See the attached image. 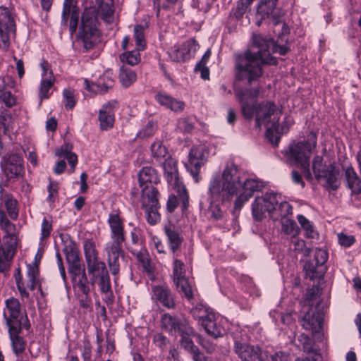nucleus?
<instances>
[{
	"mask_svg": "<svg viewBox=\"0 0 361 361\" xmlns=\"http://www.w3.org/2000/svg\"><path fill=\"white\" fill-rule=\"evenodd\" d=\"M164 233L167 237L169 247L172 251L173 256H177V251L180 248L183 241V237L174 226H165Z\"/></svg>",
	"mask_w": 361,
	"mask_h": 361,
	"instance_id": "nucleus-31",
	"label": "nucleus"
},
{
	"mask_svg": "<svg viewBox=\"0 0 361 361\" xmlns=\"http://www.w3.org/2000/svg\"><path fill=\"white\" fill-rule=\"evenodd\" d=\"M108 222L111 230V240L106 243L105 252L110 271L113 275H116L120 270L119 258L124 256L122 248V244L126 239L124 226L118 214H110Z\"/></svg>",
	"mask_w": 361,
	"mask_h": 361,
	"instance_id": "nucleus-4",
	"label": "nucleus"
},
{
	"mask_svg": "<svg viewBox=\"0 0 361 361\" xmlns=\"http://www.w3.org/2000/svg\"><path fill=\"white\" fill-rule=\"evenodd\" d=\"M38 254L35 257V261L27 266V286L31 290L35 289V288L38 286V276H39V267L38 262L37 261Z\"/></svg>",
	"mask_w": 361,
	"mask_h": 361,
	"instance_id": "nucleus-37",
	"label": "nucleus"
},
{
	"mask_svg": "<svg viewBox=\"0 0 361 361\" xmlns=\"http://www.w3.org/2000/svg\"><path fill=\"white\" fill-rule=\"evenodd\" d=\"M234 351L242 361H270L267 358V350L259 345L235 341Z\"/></svg>",
	"mask_w": 361,
	"mask_h": 361,
	"instance_id": "nucleus-14",
	"label": "nucleus"
},
{
	"mask_svg": "<svg viewBox=\"0 0 361 361\" xmlns=\"http://www.w3.org/2000/svg\"><path fill=\"white\" fill-rule=\"evenodd\" d=\"M55 82L54 77L53 76L52 71H49V76L46 78H42L39 88V97L40 99V102L44 99H47L50 96L49 90L54 85Z\"/></svg>",
	"mask_w": 361,
	"mask_h": 361,
	"instance_id": "nucleus-41",
	"label": "nucleus"
},
{
	"mask_svg": "<svg viewBox=\"0 0 361 361\" xmlns=\"http://www.w3.org/2000/svg\"><path fill=\"white\" fill-rule=\"evenodd\" d=\"M252 4V0H239L236 6L232 9L231 16L236 20L241 19Z\"/></svg>",
	"mask_w": 361,
	"mask_h": 361,
	"instance_id": "nucleus-45",
	"label": "nucleus"
},
{
	"mask_svg": "<svg viewBox=\"0 0 361 361\" xmlns=\"http://www.w3.org/2000/svg\"><path fill=\"white\" fill-rule=\"evenodd\" d=\"M132 253L136 257L137 260L141 264L143 270L149 274L154 271L153 266L151 264L150 258L147 251L145 249H141L140 251H132Z\"/></svg>",
	"mask_w": 361,
	"mask_h": 361,
	"instance_id": "nucleus-40",
	"label": "nucleus"
},
{
	"mask_svg": "<svg viewBox=\"0 0 361 361\" xmlns=\"http://www.w3.org/2000/svg\"><path fill=\"white\" fill-rule=\"evenodd\" d=\"M85 88L88 91L93 92L94 94H100L106 93L111 87V85L108 83H104L102 85L100 83H90L87 80H85Z\"/></svg>",
	"mask_w": 361,
	"mask_h": 361,
	"instance_id": "nucleus-48",
	"label": "nucleus"
},
{
	"mask_svg": "<svg viewBox=\"0 0 361 361\" xmlns=\"http://www.w3.org/2000/svg\"><path fill=\"white\" fill-rule=\"evenodd\" d=\"M6 80L8 78H0V103L11 107L16 104V99L10 91L7 90Z\"/></svg>",
	"mask_w": 361,
	"mask_h": 361,
	"instance_id": "nucleus-38",
	"label": "nucleus"
},
{
	"mask_svg": "<svg viewBox=\"0 0 361 361\" xmlns=\"http://www.w3.org/2000/svg\"><path fill=\"white\" fill-rule=\"evenodd\" d=\"M200 324L207 334L215 339L224 336V330L220 324L216 323L214 312L209 314L207 319H203Z\"/></svg>",
	"mask_w": 361,
	"mask_h": 361,
	"instance_id": "nucleus-28",
	"label": "nucleus"
},
{
	"mask_svg": "<svg viewBox=\"0 0 361 361\" xmlns=\"http://www.w3.org/2000/svg\"><path fill=\"white\" fill-rule=\"evenodd\" d=\"M301 325L305 330L312 332L319 331L323 325V314L319 311L307 312L300 320Z\"/></svg>",
	"mask_w": 361,
	"mask_h": 361,
	"instance_id": "nucleus-24",
	"label": "nucleus"
},
{
	"mask_svg": "<svg viewBox=\"0 0 361 361\" xmlns=\"http://www.w3.org/2000/svg\"><path fill=\"white\" fill-rule=\"evenodd\" d=\"M272 42L264 38L261 35L255 34L252 36V49H257V51L250 50L256 56L261 59L262 61L268 64L276 65L277 60L271 56L269 51Z\"/></svg>",
	"mask_w": 361,
	"mask_h": 361,
	"instance_id": "nucleus-18",
	"label": "nucleus"
},
{
	"mask_svg": "<svg viewBox=\"0 0 361 361\" xmlns=\"http://www.w3.org/2000/svg\"><path fill=\"white\" fill-rule=\"evenodd\" d=\"M144 30L145 27L142 25H136L134 27V37L138 50H143L145 47Z\"/></svg>",
	"mask_w": 361,
	"mask_h": 361,
	"instance_id": "nucleus-50",
	"label": "nucleus"
},
{
	"mask_svg": "<svg viewBox=\"0 0 361 361\" xmlns=\"http://www.w3.org/2000/svg\"><path fill=\"white\" fill-rule=\"evenodd\" d=\"M155 99L162 106L176 113L183 111L185 106L184 102L174 98L164 92H158L155 95Z\"/></svg>",
	"mask_w": 361,
	"mask_h": 361,
	"instance_id": "nucleus-23",
	"label": "nucleus"
},
{
	"mask_svg": "<svg viewBox=\"0 0 361 361\" xmlns=\"http://www.w3.org/2000/svg\"><path fill=\"white\" fill-rule=\"evenodd\" d=\"M235 94L241 106L243 116L252 119L255 115L256 126L260 128L274 126L279 121L281 110L272 102L256 104L255 99L259 95V87L235 90Z\"/></svg>",
	"mask_w": 361,
	"mask_h": 361,
	"instance_id": "nucleus-2",
	"label": "nucleus"
},
{
	"mask_svg": "<svg viewBox=\"0 0 361 361\" xmlns=\"http://www.w3.org/2000/svg\"><path fill=\"white\" fill-rule=\"evenodd\" d=\"M199 343L201 346L207 351V353L212 354L215 352L216 348V345L212 342L210 340L207 338H202L199 336Z\"/></svg>",
	"mask_w": 361,
	"mask_h": 361,
	"instance_id": "nucleus-63",
	"label": "nucleus"
},
{
	"mask_svg": "<svg viewBox=\"0 0 361 361\" xmlns=\"http://www.w3.org/2000/svg\"><path fill=\"white\" fill-rule=\"evenodd\" d=\"M140 186L154 185L160 181L157 171L152 166L143 167L138 173Z\"/></svg>",
	"mask_w": 361,
	"mask_h": 361,
	"instance_id": "nucleus-29",
	"label": "nucleus"
},
{
	"mask_svg": "<svg viewBox=\"0 0 361 361\" xmlns=\"http://www.w3.org/2000/svg\"><path fill=\"white\" fill-rule=\"evenodd\" d=\"M15 23L10 11L5 6H0V48L7 49L9 47V35L14 31Z\"/></svg>",
	"mask_w": 361,
	"mask_h": 361,
	"instance_id": "nucleus-17",
	"label": "nucleus"
},
{
	"mask_svg": "<svg viewBox=\"0 0 361 361\" xmlns=\"http://www.w3.org/2000/svg\"><path fill=\"white\" fill-rule=\"evenodd\" d=\"M292 124L293 119L290 117H286L281 125L279 124V122L274 124V129L277 134L286 133Z\"/></svg>",
	"mask_w": 361,
	"mask_h": 361,
	"instance_id": "nucleus-61",
	"label": "nucleus"
},
{
	"mask_svg": "<svg viewBox=\"0 0 361 361\" xmlns=\"http://www.w3.org/2000/svg\"><path fill=\"white\" fill-rule=\"evenodd\" d=\"M346 185L353 193L361 192V179L352 166L348 167L345 171Z\"/></svg>",
	"mask_w": 361,
	"mask_h": 361,
	"instance_id": "nucleus-32",
	"label": "nucleus"
},
{
	"mask_svg": "<svg viewBox=\"0 0 361 361\" xmlns=\"http://www.w3.org/2000/svg\"><path fill=\"white\" fill-rule=\"evenodd\" d=\"M138 48L130 51H126L121 54L119 56L123 65L135 66L140 61V54Z\"/></svg>",
	"mask_w": 361,
	"mask_h": 361,
	"instance_id": "nucleus-42",
	"label": "nucleus"
},
{
	"mask_svg": "<svg viewBox=\"0 0 361 361\" xmlns=\"http://www.w3.org/2000/svg\"><path fill=\"white\" fill-rule=\"evenodd\" d=\"M267 64L256 56L255 54L247 50L243 54L236 56L235 60V77L238 80H245L252 84L263 75L262 65Z\"/></svg>",
	"mask_w": 361,
	"mask_h": 361,
	"instance_id": "nucleus-6",
	"label": "nucleus"
},
{
	"mask_svg": "<svg viewBox=\"0 0 361 361\" xmlns=\"http://www.w3.org/2000/svg\"><path fill=\"white\" fill-rule=\"evenodd\" d=\"M23 325H18L16 323L12 326L8 327V334L11 341L13 350L16 355L22 353L25 348V342L20 336Z\"/></svg>",
	"mask_w": 361,
	"mask_h": 361,
	"instance_id": "nucleus-26",
	"label": "nucleus"
},
{
	"mask_svg": "<svg viewBox=\"0 0 361 361\" xmlns=\"http://www.w3.org/2000/svg\"><path fill=\"white\" fill-rule=\"evenodd\" d=\"M91 281L92 283H97L99 285L101 293L105 295V300L110 303L113 302L114 297L108 271H104V273L97 276L96 281Z\"/></svg>",
	"mask_w": 361,
	"mask_h": 361,
	"instance_id": "nucleus-30",
	"label": "nucleus"
},
{
	"mask_svg": "<svg viewBox=\"0 0 361 361\" xmlns=\"http://www.w3.org/2000/svg\"><path fill=\"white\" fill-rule=\"evenodd\" d=\"M82 23L80 27L79 37L82 41V46L85 50L91 49L99 41V33L98 30L93 27L90 23V19L87 14L82 16Z\"/></svg>",
	"mask_w": 361,
	"mask_h": 361,
	"instance_id": "nucleus-16",
	"label": "nucleus"
},
{
	"mask_svg": "<svg viewBox=\"0 0 361 361\" xmlns=\"http://www.w3.org/2000/svg\"><path fill=\"white\" fill-rule=\"evenodd\" d=\"M0 166L6 180L8 182L17 181L25 173L23 156L17 152L5 154L1 160Z\"/></svg>",
	"mask_w": 361,
	"mask_h": 361,
	"instance_id": "nucleus-10",
	"label": "nucleus"
},
{
	"mask_svg": "<svg viewBox=\"0 0 361 361\" xmlns=\"http://www.w3.org/2000/svg\"><path fill=\"white\" fill-rule=\"evenodd\" d=\"M161 327L171 334L191 333V326L187 320L169 313H165L161 316Z\"/></svg>",
	"mask_w": 361,
	"mask_h": 361,
	"instance_id": "nucleus-19",
	"label": "nucleus"
},
{
	"mask_svg": "<svg viewBox=\"0 0 361 361\" xmlns=\"http://www.w3.org/2000/svg\"><path fill=\"white\" fill-rule=\"evenodd\" d=\"M72 279L74 283V287L87 296L90 292V287L85 271L75 276V278H72Z\"/></svg>",
	"mask_w": 361,
	"mask_h": 361,
	"instance_id": "nucleus-43",
	"label": "nucleus"
},
{
	"mask_svg": "<svg viewBox=\"0 0 361 361\" xmlns=\"http://www.w3.org/2000/svg\"><path fill=\"white\" fill-rule=\"evenodd\" d=\"M63 252L68 264L82 260L80 257L79 250L74 244L66 245L63 249Z\"/></svg>",
	"mask_w": 361,
	"mask_h": 361,
	"instance_id": "nucleus-47",
	"label": "nucleus"
},
{
	"mask_svg": "<svg viewBox=\"0 0 361 361\" xmlns=\"http://www.w3.org/2000/svg\"><path fill=\"white\" fill-rule=\"evenodd\" d=\"M190 312L194 319L198 320L200 324L202 323L203 319H207L209 314L213 313L209 307L202 304L195 305L190 310Z\"/></svg>",
	"mask_w": 361,
	"mask_h": 361,
	"instance_id": "nucleus-44",
	"label": "nucleus"
},
{
	"mask_svg": "<svg viewBox=\"0 0 361 361\" xmlns=\"http://www.w3.org/2000/svg\"><path fill=\"white\" fill-rule=\"evenodd\" d=\"M173 281L185 277V271H184V264L177 259H175L173 261Z\"/></svg>",
	"mask_w": 361,
	"mask_h": 361,
	"instance_id": "nucleus-60",
	"label": "nucleus"
},
{
	"mask_svg": "<svg viewBox=\"0 0 361 361\" xmlns=\"http://www.w3.org/2000/svg\"><path fill=\"white\" fill-rule=\"evenodd\" d=\"M338 240L339 244L345 247L351 246L355 242V238L353 235H348L343 233L338 234Z\"/></svg>",
	"mask_w": 361,
	"mask_h": 361,
	"instance_id": "nucleus-62",
	"label": "nucleus"
},
{
	"mask_svg": "<svg viewBox=\"0 0 361 361\" xmlns=\"http://www.w3.org/2000/svg\"><path fill=\"white\" fill-rule=\"evenodd\" d=\"M314 258L304 265L306 275L311 279L322 277L326 270L325 263L328 259V252L322 248L313 250Z\"/></svg>",
	"mask_w": 361,
	"mask_h": 361,
	"instance_id": "nucleus-12",
	"label": "nucleus"
},
{
	"mask_svg": "<svg viewBox=\"0 0 361 361\" xmlns=\"http://www.w3.org/2000/svg\"><path fill=\"white\" fill-rule=\"evenodd\" d=\"M316 145L317 135L311 132L307 140L292 142L283 152L289 164L300 166L307 180L312 179L310 169V158L312 150Z\"/></svg>",
	"mask_w": 361,
	"mask_h": 361,
	"instance_id": "nucleus-5",
	"label": "nucleus"
},
{
	"mask_svg": "<svg viewBox=\"0 0 361 361\" xmlns=\"http://www.w3.org/2000/svg\"><path fill=\"white\" fill-rule=\"evenodd\" d=\"M282 231L288 235L295 237L298 233V227L294 220L288 218L281 220Z\"/></svg>",
	"mask_w": 361,
	"mask_h": 361,
	"instance_id": "nucleus-49",
	"label": "nucleus"
},
{
	"mask_svg": "<svg viewBox=\"0 0 361 361\" xmlns=\"http://www.w3.org/2000/svg\"><path fill=\"white\" fill-rule=\"evenodd\" d=\"M84 252L88 273L92 275L91 280L96 281L97 276L104 273V271H108L106 264L104 262L99 260L98 253L93 243L85 242Z\"/></svg>",
	"mask_w": 361,
	"mask_h": 361,
	"instance_id": "nucleus-13",
	"label": "nucleus"
},
{
	"mask_svg": "<svg viewBox=\"0 0 361 361\" xmlns=\"http://www.w3.org/2000/svg\"><path fill=\"white\" fill-rule=\"evenodd\" d=\"M181 47L183 49L184 53L187 55L188 59H190L194 56L195 53L199 49V44L194 39H190L184 42Z\"/></svg>",
	"mask_w": 361,
	"mask_h": 361,
	"instance_id": "nucleus-54",
	"label": "nucleus"
},
{
	"mask_svg": "<svg viewBox=\"0 0 361 361\" xmlns=\"http://www.w3.org/2000/svg\"><path fill=\"white\" fill-rule=\"evenodd\" d=\"M68 269L72 278H75V276L85 271V265L82 260L68 264Z\"/></svg>",
	"mask_w": 361,
	"mask_h": 361,
	"instance_id": "nucleus-57",
	"label": "nucleus"
},
{
	"mask_svg": "<svg viewBox=\"0 0 361 361\" xmlns=\"http://www.w3.org/2000/svg\"><path fill=\"white\" fill-rule=\"evenodd\" d=\"M207 151L203 145L193 146L189 153V161L186 167L192 177L197 181L200 168L207 159Z\"/></svg>",
	"mask_w": 361,
	"mask_h": 361,
	"instance_id": "nucleus-15",
	"label": "nucleus"
},
{
	"mask_svg": "<svg viewBox=\"0 0 361 361\" xmlns=\"http://www.w3.org/2000/svg\"><path fill=\"white\" fill-rule=\"evenodd\" d=\"M118 78L122 85L128 87L135 82L137 75L134 71L122 65L120 68Z\"/></svg>",
	"mask_w": 361,
	"mask_h": 361,
	"instance_id": "nucleus-39",
	"label": "nucleus"
},
{
	"mask_svg": "<svg viewBox=\"0 0 361 361\" xmlns=\"http://www.w3.org/2000/svg\"><path fill=\"white\" fill-rule=\"evenodd\" d=\"M0 205L4 206L11 219H18L19 211L17 200L11 193L5 192L2 188L0 189Z\"/></svg>",
	"mask_w": 361,
	"mask_h": 361,
	"instance_id": "nucleus-25",
	"label": "nucleus"
},
{
	"mask_svg": "<svg viewBox=\"0 0 361 361\" xmlns=\"http://www.w3.org/2000/svg\"><path fill=\"white\" fill-rule=\"evenodd\" d=\"M0 228L4 232L0 240V272H6L11 267L19 242V230L0 208Z\"/></svg>",
	"mask_w": 361,
	"mask_h": 361,
	"instance_id": "nucleus-3",
	"label": "nucleus"
},
{
	"mask_svg": "<svg viewBox=\"0 0 361 361\" xmlns=\"http://www.w3.org/2000/svg\"><path fill=\"white\" fill-rule=\"evenodd\" d=\"M6 308L4 310V317L8 327L12 326V324L17 323L18 325H23L26 329L30 327V321L27 314L21 315L20 304L18 299L10 298L5 302Z\"/></svg>",
	"mask_w": 361,
	"mask_h": 361,
	"instance_id": "nucleus-11",
	"label": "nucleus"
},
{
	"mask_svg": "<svg viewBox=\"0 0 361 361\" xmlns=\"http://www.w3.org/2000/svg\"><path fill=\"white\" fill-rule=\"evenodd\" d=\"M142 207L159 206L158 191L154 185H145L142 188Z\"/></svg>",
	"mask_w": 361,
	"mask_h": 361,
	"instance_id": "nucleus-33",
	"label": "nucleus"
},
{
	"mask_svg": "<svg viewBox=\"0 0 361 361\" xmlns=\"http://www.w3.org/2000/svg\"><path fill=\"white\" fill-rule=\"evenodd\" d=\"M312 168L315 178L318 181H324V188L332 190L338 189L340 185L339 169L335 162L326 165L324 163L323 157L317 155L313 158Z\"/></svg>",
	"mask_w": 361,
	"mask_h": 361,
	"instance_id": "nucleus-8",
	"label": "nucleus"
},
{
	"mask_svg": "<svg viewBox=\"0 0 361 361\" xmlns=\"http://www.w3.org/2000/svg\"><path fill=\"white\" fill-rule=\"evenodd\" d=\"M266 128V137L271 143L274 144V145H277L280 140L281 134H277L275 133L274 126H267Z\"/></svg>",
	"mask_w": 361,
	"mask_h": 361,
	"instance_id": "nucleus-64",
	"label": "nucleus"
},
{
	"mask_svg": "<svg viewBox=\"0 0 361 361\" xmlns=\"http://www.w3.org/2000/svg\"><path fill=\"white\" fill-rule=\"evenodd\" d=\"M178 199L180 201V207L183 212H185L189 207V196L186 188L182 186L178 190Z\"/></svg>",
	"mask_w": 361,
	"mask_h": 361,
	"instance_id": "nucleus-58",
	"label": "nucleus"
},
{
	"mask_svg": "<svg viewBox=\"0 0 361 361\" xmlns=\"http://www.w3.org/2000/svg\"><path fill=\"white\" fill-rule=\"evenodd\" d=\"M114 5L111 0L101 1L97 8V16L104 22L111 23L114 20Z\"/></svg>",
	"mask_w": 361,
	"mask_h": 361,
	"instance_id": "nucleus-34",
	"label": "nucleus"
},
{
	"mask_svg": "<svg viewBox=\"0 0 361 361\" xmlns=\"http://www.w3.org/2000/svg\"><path fill=\"white\" fill-rule=\"evenodd\" d=\"M165 178L169 184L177 185L178 183V171L176 161L171 156H168L162 161Z\"/></svg>",
	"mask_w": 361,
	"mask_h": 361,
	"instance_id": "nucleus-27",
	"label": "nucleus"
},
{
	"mask_svg": "<svg viewBox=\"0 0 361 361\" xmlns=\"http://www.w3.org/2000/svg\"><path fill=\"white\" fill-rule=\"evenodd\" d=\"M159 206L144 207L147 221L151 225H154L160 221V214L158 212Z\"/></svg>",
	"mask_w": 361,
	"mask_h": 361,
	"instance_id": "nucleus-53",
	"label": "nucleus"
},
{
	"mask_svg": "<svg viewBox=\"0 0 361 361\" xmlns=\"http://www.w3.org/2000/svg\"><path fill=\"white\" fill-rule=\"evenodd\" d=\"M151 153L152 161H155L159 164H161L162 161L167 159L168 156H170L166 147L160 141H157L152 144Z\"/></svg>",
	"mask_w": 361,
	"mask_h": 361,
	"instance_id": "nucleus-35",
	"label": "nucleus"
},
{
	"mask_svg": "<svg viewBox=\"0 0 361 361\" xmlns=\"http://www.w3.org/2000/svg\"><path fill=\"white\" fill-rule=\"evenodd\" d=\"M194 128V121L191 117H183L178 120L177 130L183 133H190Z\"/></svg>",
	"mask_w": 361,
	"mask_h": 361,
	"instance_id": "nucleus-51",
	"label": "nucleus"
},
{
	"mask_svg": "<svg viewBox=\"0 0 361 361\" xmlns=\"http://www.w3.org/2000/svg\"><path fill=\"white\" fill-rule=\"evenodd\" d=\"M260 188V183L255 179L242 180L241 171L238 166L233 162H228L221 178H215L211 181L209 190L213 201L222 202L231 201L242 191L234 202L235 209L240 210L253 192Z\"/></svg>",
	"mask_w": 361,
	"mask_h": 361,
	"instance_id": "nucleus-1",
	"label": "nucleus"
},
{
	"mask_svg": "<svg viewBox=\"0 0 361 361\" xmlns=\"http://www.w3.org/2000/svg\"><path fill=\"white\" fill-rule=\"evenodd\" d=\"M278 0H260L257 8V22L259 26L262 20L270 18L274 25V32L279 37L289 32L288 26L283 22V13L276 7Z\"/></svg>",
	"mask_w": 361,
	"mask_h": 361,
	"instance_id": "nucleus-7",
	"label": "nucleus"
},
{
	"mask_svg": "<svg viewBox=\"0 0 361 361\" xmlns=\"http://www.w3.org/2000/svg\"><path fill=\"white\" fill-rule=\"evenodd\" d=\"M79 15L80 10L73 4V0H64L61 23L63 25H66L68 19L71 16L69 30L71 35L77 30Z\"/></svg>",
	"mask_w": 361,
	"mask_h": 361,
	"instance_id": "nucleus-21",
	"label": "nucleus"
},
{
	"mask_svg": "<svg viewBox=\"0 0 361 361\" xmlns=\"http://www.w3.org/2000/svg\"><path fill=\"white\" fill-rule=\"evenodd\" d=\"M298 221L302 228L305 230L307 237L314 238V230L310 221L303 215H298Z\"/></svg>",
	"mask_w": 361,
	"mask_h": 361,
	"instance_id": "nucleus-59",
	"label": "nucleus"
},
{
	"mask_svg": "<svg viewBox=\"0 0 361 361\" xmlns=\"http://www.w3.org/2000/svg\"><path fill=\"white\" fill-rule=\"evenodd\" d=\"M169 56L172 61L176 62H183L188 60L187 55L185 54L183 47H173L169 52Z\"/></svg>",
	"mask_w": 361,
	"mask_h": 361,
	"instance_id": "nucleus-55",
	"label": "nucleus"
},
{
	"mask_svg": "<svg viewBox=\"0 0 361 361\" xmlns=\"http://www.w3.org/2000/svg\"><path fill=\"white\" fill-rule=\"evenodd\" d=\"M116 104V101L108 102L99 110V121L102 130H107L113 127L114 123V110Z\"/></svg>",
	"mask_w": 361,
	"mask_h": 361,
	"instance_id": "nucleus-22",
	"label": "nucleus"
},
{
	"mask_svg": "<svg viewBox=\"0 0 361 361\" xmlns=\"http://www.w3.org/2000/svg\"><path fill=\"white\" fill-rule=\"evenodd\" d=\"M180 334L181 336L180 345L183 348L189 350L190 353L194 351L195 349L198 348L194 345L191 338L194 335V330L192 327L190 334H186L185 333H180Z\"/></svg>",
	"mask_w": 361,
	"mask_h": 361,
	"instance_id": "nucleus-52",
	"label": "nucleus"
},
{
	"mask_svg": "<svg viewBox=\"0 0 361 361\" xmlns=\"http://www.w3.org/2000/svg\"><path fill=\"white\" fill-rule=\"evenodd\" d=\"M281 196L276 192H270L257 196L252 203V215L254 220L260 221L269 216L271 219L274 205L277 204Z\"/></svg>",
	"mask_w": 361,
	"mask_h": 361,
	"instance_id": "nucleus-9",
	"label": "nucleus"
},
{
	"mask_svg": "<svg viewBox=\"0 0 361 361\" xmlns=\"http://www.w3.org/2000/svg\"><path fill=\"white\" fill-rule=\"evenodd\" d=\"M292 212L293 207L288 202L286 201H279L277 204L274 205L271 219L273 221L286 219L289 214H292Z\"/></svg>",
	"mask_w": 361,
	"mask_h": 361,
	"instance_id": "nucleus-36",
	"label": "nucleus"
},
{
	"mask_svg": "<svg viewBox=\"0 0 361 361\" xmlns=\"http://www.w3.org/2000/svg\"><path fill=\"white\" fill-rule=\"evenodd\" d=\"M63 96L65 99L66 109L68 110L73 109L76 103L74 91L71 89H66L63 92Z\"/></svg>",
	"mask_w": 361,
	"mask_h": 361,
	"instance_id": "nucleus-56",
	"label": "nucleus"
},
{
	"mask_svg": "<svg viewBox=\"0 0 361 361\" xmlns=\"http://www.w3.org/2000/svg\"><path fill=\"white\" fill-rule=\"evenodd\" d=\"M152 299L167 309H174L176 302L174 296L170 289L165 286H154L152 288Z\"/></svg>",
	"mask_w": 361,
	"mask_h": 361,
	"instance_id": "nucleus-20",
	"label": "nucleus"
},
{
	"mask_svg": "<svg viewBox=\"0 0 361 361\" xmlns=\"http://www.w3.org/2000/svg\"><path fill=\"white\" fill-rule=\"evenodd\" d=\"M173 281L178 290L179 292H182L184 294V296L188 300H190L193 298V295L190 286L188 279L185 277L174 280Z\"/></svg>",
	"mask_w": 361,
	"mask_h": 361,
	"instance_id": "nucleus-46",
	"label": "nucleus"
}]
</instances>
